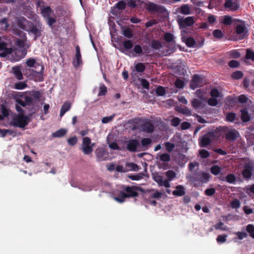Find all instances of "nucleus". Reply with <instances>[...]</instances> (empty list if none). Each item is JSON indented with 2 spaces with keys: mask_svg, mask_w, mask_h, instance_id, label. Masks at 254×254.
<instances>
[{
  "mask_svg": "<svg viewBox=\"0 0 254 254\" xmlns=\"http://www.w3.org/2000/svg\"><path fill=\"white\" fill-rule=\"evenodd\" d=\"M135 123L138 128L143 132L152 133L154 130V126L149 119L138 118L136 119Z\"/></svg>",
  "mask_w": 254,
  "mask_h": 254,
  "instance_id": "nucleus-1",
  "label": "nucleus"
},
{
  "mask_svg": "<svg viewBox=\"0 0 254 254\" xmlns=\"http://www.w3.org/2000/svg\"><path fill=\"white\" fill-rule=\"evenodd\" d=\"M28 124V117L23 114L18 115L14 117L10 125L14 127L23 128Z\"/></svg>",
  "mask_w": 254,
  "mask_h": 254,
  "instance_id": "nucleus-2",
  "label": "nucleus"
},
{
  "mask_svg": "<svg viewBox=\"0 0 254 254\" xmlns=\"http://www.w3.org/2000/svg\"><path fill=\"white\" fill-rule=\"evenodd\" d=\"M254 173V162L249 161L246 163L242 171V175L246 180H249L252 178Z\"/></svg>",
  "mask_w": 254,
  "mask_h": 254,
  "instance_id": "nucleus-3",
  "label": "nucleus"
},
{
  "mask_svg": "<svg viewBox=\"0 0 254 254\" xmlns=\"http://www.w3.org/2000/svg\"><path fill=\"white\" fill-rule=\"evenodd\" d=\"M94 146V143H91V139L89 137H84L82 139V142L81 145L82 151L85 155H88L91 153Z\"/></svg>",
  "mask_w": 254,
  "mask_h": 254,
  "instance_id": "nucleus-4",
  "label": "nucleus"
},
{
  "mask_svg": "<svg viewBox=\"0 0 254 254\" xmlns=\"http://www.w3.org/2000/svg\"><path fill=\"white\" fill-rule=\"evenodd\" d=\"M42 31V24L41 23L34 24L33 22H32L31 25H29L26 30L29 33L34 34L35 40H36L37 37H39L41 36V31Z\"/></svg>",
  "mask_w": 254,
  "mask_h": 254,
  "instance_id": "nucleus-5",
  "label": "nucleus"
},
{
  "mask_svg": "<svg viewBox=\"0 0 254 254\" xmlns=\"http://www.w3.org/2000/svg\"><path fill=\"white\" fill-rule=\"evenodd\" d=\"M187 33V31L182 30L181 31V36H182V40L185 43L187 47L191 48V47H196L195 45H196V42L193 38L190 37H186L185 34ZM203 44V41H202L200 44H199L197 46H196L197 48H200Z\"/></svg>",
  "mask_w": 254,
  "mask_h": 254,
  "instance_id": "nucleus-6",
  "label": "nucleus"
},
{
  "mask_svg": "<svg viewBox=\"0 0 254 254\" xmlns=\"http://www.w3.org/2000/svg\"><path fill=\"white\" fill-rule=\"evenodd\" d=\"M121 188L126 192L124 191V195L127 198L137 197L138 195L137 190L139 188L137 187L123 185Z\"/></svg>",
  "mask_w": 254,
  "mask_h": 254,
  "instance_id": "nucleus-7",
  "label": "nucleus"
},
{
  "mask_svg": "<svg viewBox=\"0 0 254 254\" xmlns=\"http://www.w3.org/2000/svg\"><path fill=\"white\" fill-rule=\"evenodd\" d=\"M210 176L208 173H196L194 175L190 176V179L192 182H195L199 181L202 183H207L210 179Z\"/></svg>",
  "mask_w": 254,
  "mask_h": 254,
  "instance_id": "nucleus-8",
  "label": "nucleus"
},
{
  "mask_svg": "<svg viewBox=\"0 0 254 254\" xmlns=\"http://www.w3.org/2000/svg\"><path fill=\"white\" fill-rule=\"evenodd\" d=\"M27 66L29 67H35V68L40 67V69L35 71L33 70V72H35L38 76H42L43 74L44 66L36 63V60L33 58L28 59L26 62Z\"/></svg>",
  "mask_w": 254,
  "mask_h": 254,
  "instance_id": "nucleus-9",
  "label": "nucleus"
},
{
  "mask_svg": "<svg viewBox=\"0 0 254 254\" xmlns=\"http://www.w3.org/2000/svg\"><path fill=\"white\" fill-rule=\"evenodd\" d=\"M203 85L202 77L198 74H194L190 82V86L193 90Z\"/></svg>",
  "mask_w": 254,
  "mask_h": 254,
  "instance_id": "nucleus-10",
  "label": "nucleus"
},
{
  "mask_svg": "<svg viewBox=\"0 0 254 254\" xmlns=\"http://www.w3.org/2000/svg\"><path fill=\"white\" fill-rule=\"evenodd\" d=\"M195 21L192 16H189L186 18H179L178 23L180 29H182L187 26H191L194 24Z\"/></svg>",
  "mask_w": 254,
  "mask_h": 254,
  "instance_id": "nucleus-11",
  "label": "nucleus"
},
{
  "mask_svg": "<svg viewBox=\"0 0 254 254\" xmlns=\"http://www.w3.org/2000/svg\"><path fill=\"white\" fill-rule=\"evenodd\" d=\"M238 21L242 22L243 24H238L235 27V31L237 35H240V39H243L246 36L248 35V31L247 27L244 25L245 22L240 20H238Z\"/></svg>",
  "mask_w": 254,
  "mask_h": 254,
  "instance_id": "nucleus-12",
  "label": "nucleus"
},
{
  "mask_svg": "<svg viewBox=\"0 0 254 254\" xmlns=\"http://www.w3.org/2000/svg\"><path fill=\"white\" fill-rule=\"evenodd\" d=\"M140 146L139 141L136 139H129L127 142L126 149L130 152H136L137 148Z\"/></svg>",
  "mask_w": 254,
  "mask_h": 254,
  "instance_id": "nucleus-13",
  "label": "nucleus"
},
{
  "mask_svg": "<svg viewBox=\"0 0 254 254\" xmlns=\"http://www.w3.org/2000/svg\"><path fill=\"white\" fill-rule=\"evenodd\" d=\"M72 64L75 68H77L82 64L80 47L78 45L75 47V55L73 59Z\"/></svg>",
  "mask_w": 254,
  "mask_h": 254,
  "instance_id": "nucleus-14",
  "label": "nucleus"
},
{
  "mask_svg": "<svg viewBox=\"0 0 254 254\" xmlns=\"http://www.w3.org/2000/svg\"><path fill=\"white\" fill-rule=\"evenodd\" d=\"M17 26L21 29L26 31L29 24H32V22L28 21L24 17L21 16L16 19Z\"/></svg>",
  "mask_w": 254,
  "mask_h": 254,
  "instance_id": "nucleus-15",
  "label": "nucleus"
},
{
  "mask_svg": "<svg viewBox=\"0 0 254 254\" xmlns=\"http://www.w3.org/2000/svg\"><path fill=\"white\" fill-rule=\"evenodd\" d=\"M13 52L11 48L7 47V43L5 42H2L0 43V57H5L8 55L11 54Z\"/></svg>",
  "mask_w": 254,
  "mask_h": 254,
  "instance_id": "nucleus-16",
  "label": "nucleus"
},
{
  "mask_svg": "<svg viewBox=\"0 0 254 254\" xmlns=\"http://www.w3.org/2000/svg\"><path fill=\"white\" fill-rule=\"evenodd\" d=\"M239 135V132L235 129H230L227 130L225 134V138L230 141L236 140Z\"/></svg>",
  "mask_w": 254,
  "mask_h": 254,
  "instance_id": "nucleus-17",
  "label": "nucleus"
},
{
  "mask_svg": "<svg viewBox=\"0 0 254 254\" xmlns=\"http://www.w3.org/2000/svg\"><path fill=\"white\" fill-rule=\"evenodd\" d=\"M147 9L149 11L156 12H163L165 8L164 6L162 5H159L153 2L149 3L147 5Z\"/></svg>",
  "mask_w": 254,
  "mask_h": 254,
  "instance_id": "nucleus-18",
  "label": "nucleus"
},
{
  "mask_svg": "<svg viewBox=\"0 0 254 254\" xmlns=\"http://www.w3.org/2000/svg\"><path fill=\"white\" fill-rule=\"evenodd\" d=\"M211 134L208 133L203 135L199 141V146L201 147H205L210 144L211 139L210 137Z\"/></svg>",
  "mask_w": 254,
  "mask_h": 254,
  "instance_id": "nucleus-19",
  "label": "nucleus"
},
{
  "mask_svg": "<svg viewBox=\"0 0 254 254\" xmlns=\"http://www.w3.org/2000/svg\"><path fill=\"white\" fill-rule=\"evenodd\" d=\"M224 6L231 10L236 11L239 8L240 5L237 1H233L232 0H226L224 3Z\"/></svg>",
  "mask_w": 254,
  "mask_h": 254,
  "instance_id": "nucleus-20",
  "label": "nucleus"
},
{
  "mask_svg": "<svg viewBox=\"0 0 254 254\" xmlns=\"http://www.w3.org/2000/svg\"><path fill=\"white\" fill-rule=\"evenodd\" d=\"M126 2L124 0H120L117 3H116L114 7V9L112 8L111 12L113 14L116 15L117 14V12L116 11V8L121 10H123L126 8Z\"/></svg>",
  "mask_w": 254,
  "mask_h": 254,
  "instance_id": "nucleus-21",
  "label": "nucleus"
},
{
  "mask_svg": "<svg viewBox=\"0 0 254 254\" xmlns=\"http://www.w3.org/2000/svg\"><path fill=\"white\" fill-rule=\"evenodd\" d=\"M172 193L175 196H182L186 193L185 188L182 185L177 186L176 190L173 191Z\"/></svg>",
  "mask_w": 254,
  "mask_h": 254,
  "instance_id": "nucleus-22",
  "label": "nucleus"
},
{
  "mask_svg": "<svg viewBox=\"0 0 254 254\" xmlns=\"http://www.w3.org/2000/svg\"><path fill=\"white\" fill-rule=\"evenodd\" d=\"M15 45L22 50V55L25 56L27 53V51L25 49V41L22 39H16L15 40Z\"/></svg>",
  "mask_w": 254,
  "mask_h": 254,
  "instance_id": "nucleus-23",
  "label": "nucleus"
},
{
  "mask_svg": "<svg viewBox=\"0 0 254 254\" xmlns=\"http://www.w3.org/2000/svg\"><path fill=\"white\" fill-rule=\"evenodd\" d=\"M12 70L13 74L17 79L21 80L23 79V74L20 66H13L12 67Z\"/></svg>",
  "mask_w": 254,
  "mask_h": 254,
  "instance_id": "nucleus-24",
  "label": "nucleus"
},
{
  "mask_svg": "<svg viewBox=\"0 0 254 254\" xmlns=\"http://www.w3.org/2000/svg\"><path fill=\"white\" fill-rule=\"evenodd\" d=\"M71 108V104L68 101H66L64 103V104L62 106V108L60 110V116H63L64 114L68 111L70 110Z\"/></svg>",
  "mask_w": 254,
  "mask_h": 254,
  "instance_id": "nucleus-25",
  "label": "nucleus"
},
{
  "mask_svg": "<svg viewBox=\"0 0 254 254\" xmlns=\"http://www.w3.org/2000/svg\"><path fill=\"white\" fill-rule=\"evenodd\" d=\"M241 120L243 122H249L251 119V117L250 114L248 113V111H247V109H242L241 110Z\"/></svg>",
  "mask_w": 254,
  "mask_h": 254,
  "instance_id": "nucleus-26",
  "label": "nucleus"
},
{
  "mask_svg": "<svg viewBox=\"0 0 254 254\" xmlns=\"http://www.w3.org/2000/svg\"><path fill=\"white\" fill-rule=\"evenodd\" d=\"M52 10L51 8L47 6L46 7H43L41 10V13L43 16L45 18H47L48 17L50 16L51 13L52 12Z\"/></svg>",
  "mask_w": 254,
  "mask_h": 254,
  "instance_id": "nucleus-27",
  "label": "nucleus"
},
{
  "mask_svg": "<svg viewBox=\"0 0 254 254\" xmlns=\"http://www.w3.org/2000/svg\"><path fill=\"white\" fill-rule=\"evenodd\" d=\"M180 12L184 15H189L190 13V9L188 4H183L180 8Z\"/></svg>",
  "mask_w": 254,
  "mask_h": 254,
  "instance_id": "nucleus-28",
  "label": "nucleus"
},
{
  "mask_svg": "<svg viewBox=\"0 0 254 254\" xmlns=\"http://www.w3.org/2000/svg\"><path fill=\"white\" fill-rule=\"evenodd\" d=\"M66 130L64 128H61L52 133L53 137H61L64 136L66 133Z\"/></svg>",
  "mask_w": 254,
  "mask_h": 254,
  "instance_id": "nucleus-29",
  "label": "nucleus"
},
{
  "mask_svg": "<svg viewBox=\"0 0 254 254\" xmlns=\"http://www.w3.org/2000/svg\"><path fill=\"white\" fill-rule=\"evenodd\" d=\"M122 34L128 39L132 38L133 36L132 30L129 27L124 28L122 31Z\"/></svg>",
  "mask_w": 254,
  "mask_h": 254,
  "instance_id": "nucleus-30",
  "label": "nucleus"
},
{
  "mask_svg": "<svg viewBox=\"0 0 254 254\" xmlns=\"http://www.w3.org/2000/svg\"><path fill=\"white\" fill-rule=\"evenodd\" d=\"M152 143V140L150 138H143L141 140V144L142 147H144L145 150Z\"/></svg>",
  "mask_w": 254,
  "mask_h": 254,
  "instance_id": "nucleus-31",
  "label": "nucleus"
},
{
  "mask_svg": "<svg viewBox=\"0 0 254 254\" xmlns=\"http://www.w3.org/2000/svg\"><path fill=\"white\" fill-rule=\"evenodd\" d=\"M225 180L228 183L233 184L236 182V177L233 174H229L226 176Z\"/></svg>",
  "mask_w": 254,
  "mask_h": 254,
  "instance_id": "nucleus-32",
  "label": "nucleus"
},
{
  "mask_svg": "<svg viewBox=\"0 0 254 254\" xmlns=\"http://www.w3.org/2000/svg\"><path fill=\"white\" fill-rule=\"evenodd\" d=\"M226 25H230L233 22L232 17L229 15H225L223 17V20L221 22Z\"/></svg>",
  "mask_w": 254,
  "mask_h": 254,
  "instance_id": "nucleus-33",
  "label": "nucleus"
},
{
  "mask_svg": "<svg viewBox=\"0 0 254 254\" xmlns=\"http://www.w3.org/2000/svg\"><path fill=\"white\" fill-rule=\"evenodd\" d=\"M244 76V74L242 71L240 70H237L233 72L231 74L232 78L234 79H239L242 78Z\"/></svg>",
  "mask_w": 254,
  "mask_h": 254,
  "instance_id": "nucleus-34",
  "label": "nucleus"
},
{
  "mask_svg": "<svg viewBox=\"0 0 254 254\" xmlns=\"http://www.w3.org/2000/svg\"><path fill=\"white\" fill-rule=\"evenodd\" d=\"M245 58L247 60H251L254 62V51H252L251 49H247L246 50Z\"/></svg>",
  "mask_w": 254,
  "mask_h": 254,
  "instance_id": "nucleus-35",
  "label": "nucleus"
},
{
  "mask_svg": "<svg viewBox=\"0 0 254 254\" xmlns=\"http://www.w3.org/2000/svg\"><path fill=\"white\" fill-rule=\"evenodd\" d=\"M134 68L137 72H143L145 69V66L143 63H139L134 65Z\"/></svg>",
  "mask_w": 254,
  "mask_h": 254,
  "instance_id": "nucleus-36",
  "label": "nucleus"
},
{
  "mask_svg": "<svg viewBox=\"0 0 254 254\" xmlns=\"http://www.w3.org/2000/svg\"><path fill=\"white\" fill-rule=\"evenodd\" d=\"M162 47V44L159 41L154 40L151 42V48L155 50L160 49Z\"/></svg>",
  "mask_w": 254,
  "mask_h": 254,
  "instance_id": "nucleus-37",
  "label": "nucleus"
},
{
  "mask_svg": "<svg viewBox=\"0 0 254 254\" xmlns=\"http://www.w3.org/2000/svg\"><path fill=\"white\" fill-rule=\"evenodd\" d=\"M241 206V202L240 201L235 198L230 202V206L233 209H237L239 208Z\"/></svg>",
  "mask_w": 254,
  "mask_h": 254,
  "instance_id": "nucleus-38",
  "label": "nucleus"
},
{
  "mask_svg": "<svg viewBox=\"0 0 254 254\" xmlns=\"http://www.w3.org/2000/svg\"><path fill=\"white\" fill-rule=\"evenodd\" d=\"M123 45L125 50L127 51L131 49L133 47V44L130 40L125 41L123 43Z\"/></svg>",
  "mask_w": 254,
  "mask_h": 254,
  "instance_id": "nucleus-39",
  "label": "nucleus"
},
{
  "mask_svg": "<svg viewBox=\"0 0 254 254\" xmlns=\"http://www.w3.org/2000/svg\"><path fill=\"white\" fill-rule=\"evenodd\" d=\"M156 94L158 96H164L166 94L165 88L161 86H158L156 89Z\"/></svg>",
  "mask_w": 254,
  "mask_h": 254,
  "instance_id": "nucleus-40",
  "label": "nucleus"
},
{
  "mask_svg": "<svg viewBox=\"0 0 254 254\" xmlns=\"http://www.w3.org/2000/svg\"><path fill=\"white\" fill-rule=\"evenodd\" d=\"M211 173L214 175H218L221 172V168L218 165L212 166L210 169Z\"/></svg>",
  "mask_w": 254,
  "mask_h": 254,
  "instance_id": "nucleus-41",
  "label": "nucleus"
},
{
  "mask_svg": "<svg viewBox=\"0 0 254 254\" xmlns=\"http://www.w3.org/2000/svg\"><path fill=\"white\" fill-rule=\"evenodd\" d=\"M246 230L249 233L250 236L254 239V225L249 224L246 227Z\"/></svg>",
  "mask_w": 254,
  "mask_h": 254,
  "instance_id": "nucleus-42",
  "label": "nucleus"
},
{
  "mask_svg": "<svg viewBox=\"0 0 254 254\" xmlns=\"http://www.w3.org/2000/svg\"><path fill=\"white\" fill-rule=\"evenodd\" d=\"M228 55L231 58L234 59H238L241 56L240 53L236 50L229 52Z\"/></svg>",
  "mask_w": 254,
  "mask_h": 254,
  "instance_id": "nucleus-43",
  "label": "nucleus"
},
{
  "mask_svg": "<svg viewBox=\"0 0 254 254\" xmlns=\"http://www.w3.org/2000/svg\"><path fill=\"white\" fill-rule=\"evenodd\" d=\"M107 92V89L106 86L104 84L100 85L99 87V92L98 94V96L105 95Z\"/></svg>",
  "mask_w": 254,
  "mask_h": 254,
  "instance_id": "nucleus-44",
  "label": "nucleus"
},
{
  "mask_svg": "<svg viewBox=\"0 0 254 254\" xmlns=\"http://www.w3.org/2000/svg\"><path fill=\"white\" fill-rule=\"evenodd\" d=\"M202 103L201 100L197 99H194L191 101V105L193 108L198 109L201 106Z\"/></svg>",
  "mask_w": 254,
  "mask_h": 254,
  "instance_id": "nucleus-45",
  "label": "nucleus"
},
{
  "mask_svg": "<svg viewBox=\"0 0 254 254\" xmlns=\"http://www.w3.org/2000/svg\"><path fill=\"white\" fill-rule=\"evenodd\" d=\"M127 198L124 195V191H120L118 196L115 197V199L120 203H123L125 201V198Z\"/></svg>",
  "mask_w": 254,
  "mask_h": 254,
  "instance_id": "nucleus-46",
  "label": "nucleus"
},
{
  "mask_svg": "<svg viewBox=\"0 0 254 254\" xmlns=\"http://www.w3.org/2000/svg\"><path fill=\"white\" fill-rule=\"evenodd\" d=\"M213 35L215 38L221 39L223 37L224 34L221 30L215 29L213 31Z\"/></svg>",
  "mask_w": 254,
  "mask_h": 254,
  "instance_id": "nucleus-47",
  "label": "nucleus"
},
{
  "mask_svg": "<svg viewBox=\"0 0 254 254\" xmlns=\"http://www.w3.org/2000/svg\"><path fill=\"white\" fill-rule=\"evenodd\" d=\"M160 159L163 162H168L170 161V155L168 153H163L160 155Z\"/></svg>",
  "mask_w": 254,
  "mask_h": 254,
  "instance_id": "nucleus-48",
  "label": "nucleus"
},
{
  "mask_svg": "<svg viewBox=\"0 0 254 254\" xmlns=\"http://www.w3.org/2000/svg\"><path fill=\"white\" fill-rule=\"evenodd\" d=\"M199 154L201 158L205 159L208 157L210 155L209 152L206 149H200L199 151Z\"/></svg>",
  "mask_w": 254,
  "mask_h": 254,
  "instance_id": "nucleus-49",
  "label": "nucleus"
},
{
  "mask_svg": "<svg viewBox=\"0 0 254 254\" xmlns=\"http://www.w3.org/2000/svg\"><path fill=\"white\" fill-rule=\"evenodd\" d=\"M0 24L3 25L4 27L2 29L4 30H7L9 27V24L8 23L7 18L4 17L0 20Z\"/></svg>",
  "mask_w": 254,
  "mask_h": 254,
  "instance_id": "nucleus-50",
  "label": "nucleus"
},
{
  "mask_svg": "<svg viewBox=\"0 0 254 254\" xmlns=\"http://www.w3.org/2000/svg\"><path fill=\"white\" fill-rule=\"evenodd\" d=\"M166 176L169 181H171L176 177V174L173 170H169L166 172Z\"/></svg>",
  "mask_w": 254,
  "mask_h": 254,
  "instance_id": "nucleus-51",
  "label": "nucleus"
},
{
  "mask_svg": "<svg viewBox=\"0 0 254 254\" xmlns=\"http://www.w3.org/2000/svg\"><path fill=\"white\" fill-rule=\"evenodd\" d=\"M27 85L24 82H19L15 84L14 87L16 89L22 90L27 87Z\"/></svg>",
  "mask_w": 254,
  "mask_h": 254,
  "instance_id": "nucleus-52",
  "label": "nucleus"
},
{
  "mask_svg": "<svg viewBox=\"0 0 254 254\" xmlns=\"http://www.w3.org/2000/svg\"><path fill=\"white\" fill-rule=\"evenodd\" d=\"M31 97L34 100H38L41 96V94L39 91H33L31 94Z\"/></svg>",
  "mask_w": 254,
  "mask_h": 254,
  "instance_id": "nucleus-53",
  "label": "nucleus"
},
{
  "mask_svg": "<svg viewBox=\"0 0 254 254\" xmlns=\"http://www.w3.org/2000/svg\"><path fill=\"white\" fill-rule=\"evenodd\" d=\"M236 114L233 112L229 113L226 116V120L230 122H233L236 118Z\"/></svg>",
  "mask_w": 254,
  "mask_h": 254,
  "instance_id": "nucleus-54",
  "label": "nucleus"
},
{
  "mask_svg": "<svg viewBox=\"0 0 254 254\" xmlns=\"http://www.w3.org/2000/svg\"><path fill=\"white\" fill-rule=\"evenodd\" d=\"M152 191H153V192L151 193L150 194L151 198L159 199L162 197V192H159L158 190L154 191V190H152Z\"/></svg>",
  "mask_w": 254,
  "mask_h": 254,
  "instance_id": "nucleus-55",
  "label": "nucleus"
},
{
  "mask_svg": "<svg viewBox=\"0 0 254 254\" xmlns=\"http://www.w3.org/2000/svg\"><path fill=\"white\" fill-rule=\"evenodd\" d=\"M164 40L167 42H171L174 39L173 35L171 33H166L164 34Z\"/></svg>",
  "mask_w": 254,
  "mask_h": 254,
  "instance_id": "nucleus-56",
  "label": "nucleus"
},
{
  "mask_svg": "<svg viewBox=\"0 0 254 254\" xmlns=\"http://www.w3.org/2000/svg\"><path fill=\"white\" fill-rule=\"evenodd\" d=\"M181 121V120L179 118L174 117L171 121V125L173 127H176L180 125Z\"/></svg>",
  "mask_w": 254,
  "mask_h": 254,
  "instance_id": "nucleus-57",
  "label": "nucleus"
},
{
  "mask_svg": "<svg viewBox=\"0 0 254 254\" xmlns=\"http://www.w3.org/2000/svg\"><path fill=\"white\" fill-rule=\"evenodd\" d=\"M175 85L178 88H183L185 85V83L183 80L178 78L175 82Z\"/></svg>",
  "mask_w": 254,
  "mask_h": 254,
  "instance_id": "nucleus-58",
  "label": "nucleus"
},
{
  "mask_svg": "<svg viewBox=\"0 0 254 254\" xmlns=\"http://www.w3.org/2000/svg\"><path fill=\"white\" fill-rule=\"evenodd\" d=\"M228 65L231 68H236L239 66L240 63L237 61L231 60L228 63Z\"/></svg>",
  "mask_w": 254,
  "mask_h": 254,
  "instance_id": "nucleus-59",
  "label": "nucleus"
},
{
  "mask_svg": "<svg viewBox=\"0 0 254 254\" xmlns=\"http://www.w3.org/2000/svg\"><path fill=\"white\" fill-rule=\"evenodd\" d=\"M77 138L75 136L70 137L67 139V143L70 146H74L77 143Z\"/></svg>",
  "mask_w": 254,
  "mask_h": 254,
  "instance_id": "nucleus-60",
  "label": "nucleus"
},
{
  "mask_svg": "<svg viewBox=\"0 0 254 254\" xmlns=\"http://www.w3.org/2000/svg\"><path fill=\"white\" fill-rule=\"evenodd\" d=\"M165 146H166L167 150L169 152H171L175 147V145L174 143H172L170 142H165Z\"/></svg>",
  "mask_w": 254,
  "mask_h": 254,
  "instance_id": "nucleus-61",
  "label": "nucleus"
},
{
  "mask_svg": "<svg viewBox=\"0 0 254 254\" xmlns=\"http://www.w3.org/2000/svg\"><path fill=\"white\" fill-rule=\"evenodd\" d=\"M24 99L26 106H31L33 104V98L28 96L24 97Z\"/></svg>",
  "mask_w": 254,
  "mask_h": 254,
  "instance_id": "nucleus-62",
  "label": "nucleus"
},
{
  "mask_svg": "<svg viewBox=\"0 0 254 254\" xmlns=\"http://www.w3.org/2000/svg\"><path fill=\"white\" fill-rule=\"evenodd\" d=\"M133 51L137 54H141L143 53L142 48L139 45H135L134 46Z\"/></svg>",
  "mask_w": 254,
  "mask_h": 254,
  "instance_id": "nucleus-63",
  "label": "nucleus"
},
{
  "mask_svg": "<svg viewBox=\"0 0 254 254\" xmlns=\"http://www.w3.org/2000/svg\"><path fill=\"white\" fill-rule=\"evenodd\" d=\"M141 84L143 88L148 89L149 88V83L145 79L141 78L140 79Z\"/></svg>",
  "mask_w": 254,
  "mask_h": 254,
  "instance_id": "nucleus-64",
  "label": "nucleus"
}]
</instances>
